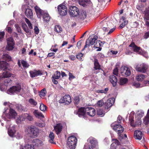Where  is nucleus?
I'll return each instance as SVG.
<instances>
[{
	"mask_svg": "<svg viewBox=\"0 0 149 149\" xmlns=\"http://www.w3.org/2000/svg\"><path fill=\"white\" fill-rule=\"evenodd\" d=\"M112 126L113 130L117 132L119 139L120 141L123 139L126 140L127 139V135L126 134H124L123 135V134H121L124 130V128L122 126L119 124H116L115 123L112 124Z\"/></svg>",
	"mask_w": 149,
	"mask_h": 149,
	"instance_id": "f257e3e1",
	"label": "nucleus"
},
{
	"mask_svg": "<svg viewBox=\"0 0 149 149\" xmlns=\"http://www.w3.org/2000/svg\"><path fill=\"white\" fill-rule=\"evenodd\" d=\"M25 132L26 134H29L31 137L34 138L37 136L39 131L36 127L31 126L27 127Z\"/></svg>",
	"mask_w": 149,
	"mask_h": 149,
	"instance_id": "f03ea898",
	"label": "nucleus"
},
{
	"mask_svg": "<svg viewBox=\"0 0 149 149\" xmlns=\"http://www.w3.org/2000/svg\"><path fill=\"white\" fill-rule=\"evenodd\" d=\"M77 141V139L75 136H69L67 140V145L70 149H74L76 147Z\"/></svg>",
	"mask_w": 149,
	"mask_h": 149,
	"instance_id": "7ed1b4c3",
	"label": "nucleus"
},
{
	"mask_svg": "<svg viewBox=\"0 0 149 149\" xmlns=\"http://www.w3.org/2000/svg\"><path fill=\"white\" fill-rule=\"evenodd\" d=\"M21 86L19 85L11 87L7 91V93L10 95H14L18 93L21 90Z\"/></svg>",
	"mask_w": 149,
	"mask_h": 149,
	"instance_id": "20e7f679",
	"label": "nucleus"
},
{
	"mask_svg": "<svg viewBox=\"0 0 149 149\" xmlns=\"http://www.w3.org/2000/svg\"><path fill=\"white\" fill-rule=\"evenodd\" d=\"M148 68V66L144 63L139 64L136 67V70L143 73H145Z\"/></svg>",
	"mask_w": 149,
	"mask_h": 149,
	"instance_id": "39448f33",
	"label": "nucleus"
},
{
	"mask_svg": "<svg viewBox=\"0 0 149 149\" xmlns=\"http://www.w3.org/2000/svg\"><path fill=\"white\" fill-rule=\"evenodd\" d=\"M97 38V36L96 35H93L91 36L86 41L84 48H86L88 46L94 45Z\"/></svg>",
	"mask_w": 149,
	"mask_h": 149,
	"instance_id": "423d86ee",
	"label": "nucleus"
},
{
	"mask_svg": "<svg viewBox=\"0 0 149 149\" xmlns=\"http://www.w3.org/2000/svg\"><path fill=\"white\" fill-rule=\"evenodd\" d=\"M58 10L59 14L61 16H64L67 14V9L66 6L61 4L58 7Z\"/></svg>",
	"mask_w": 149,
	"mask_h": 149,
	"instance_id": "0eeeda50",
	"label": "nucleus"
},
{
	"mask_svg": "<svg viewBox=\"0 0 149 149\" xmlns=\"http://www.w3.org/2000/svg\"><path fill=\"white\" fill-rule=\"evenodd\" d=\"M120 73L122 75L127 77L130 74L131 72L129 68L125 66H122L120 68Z\"/></svg>",
	"mask_w": 149,
	"mask_h": 149,
	"instance_id": "6e6552de",
	"label": "nucleus"
},
{
	"mask_svg": "<svg viewBox=\"0 0 149 149\" xmlns=\"http://www.w3.org/2000/svg\"><path fill=\"white\" fill-rule=\"evenodd\" d=\"M144 112L142 110L138 111L136 114L135 119L136 120V126L137 125L141 124V118L144 115Z\"/></svg>",
	"mask_w": 149,
	"mask_h": 149,
	"instance_id": "1a4fd4ad",
	"label": "nucleus"
},
{
	"mask_svg": "<svg viewBox=\"0 0 149 149\" xmlns=\"http://www.w3.org/2000/svg\"><path fill=\"white\" fill-rule=\"evenodd\" d=\"M88 141L90 144L88 145V147L86 146L88 149H93L97 145V142L96 139L92 137H90L88 139Z\"/></svg>",
	"mask_w": 149,
	"mask_h": 149,
	"instance_id": "9d476101",
	"label": "nucleus"
},
{
	"mask_svg": "<svg viewBox=\"0 0 149 149\" xmlns=\"http://www.w3.org/2000/svg\"><path fill=\"white\" fill-rule=\"evenodd\" d=\"M69 8V14L71 16L74 17L79 15V10L77 7L74 6H71Z\"/></svg>",
	"mask_w": 149,
	"mask_h": 149,
	"instance_id": "9b49d317",
	"label": "nucleus"
},
{
	"mask_svg": "<svg viewBox=\"0 0 149 149\" xmlns=\"http://www.w3.org/2000/svg\"><path fill=\"white\" fill-rule=\"evenodd\" d=\"M72 102V99L70 95H65L59 100L60 103H65V104H69Z\"/></svg>",
	"mask_w": 149,
	"mask_h": 149,
	"instance_id": "f8f14e48",
	"label": "nucleus"
},
{
	"mask_svg": "<svg viewBox=\"0 0 149 149\" xmlns=\"http://www.w3.org/2000/svg\"><path fill=\"white\" fill-rule=\"evenodd\" d=\"M144 14V19L145 22V25L149 28V22L148 21L149 19V7L146 9Z\"/></svg>",
	"mask_w": 149,
	"mask_h": 149,
	"instance_id": "ddd939ff",
	"label": "nucleus"
},
{
	"mask_svg": "<svg viewBox=\"0 0 149 149\" xmlns=\"http://www.w3.org/2000/svg\"><path fill=\"white\" fill-rule=\"evenodd\" d=\"M73 1H77L81 6L85 7L91 4L90 0H72Z\"/></svg>",
	"mask_w": 149,
	"mask_h": 149,
	"instance_id": "4468645a",
	"label": "nucleus"
},
{
	"mask_svg": "<svg viewBox=\"0 0 149 149\" xmlns=\"http://www.w3.org/2000/svg\"><path fill=\"white\" fill-rule=\"evenodd\" d=\"M115 99L113 97L109 98L104 104L105 109H108L113 105Z\"/></svg>",
	"mask_w": 149,
	"mask_h": 149,
	"instance_id": "2eb2a0df",
	"label": "nucleus"
},
{
	"mask_svg": "<svg viewBox=\"0 0 149 149\" xmlns=\"http://www.w3.org/2000/svg\"><path fill=\"white\" fill-rule=\"evenodd\" d=\"M17 115L16 112L12 109H10L9 113L7 114V117L10 119L15 118Z\"/></svg>",
	"mask_w": 149,
	"mask_h": 149,
	"instance_id": "dca6fc26",
	"label": "nucleus"
},
{
	"mask_svg": "<svg viewBox=\"0 0 149 149\" xmlns=\"http://www.w3.org/2000/svg\"><path fill=\"white\" fill-rule=\"evenodd\" d=\"M34 8L37 16L39 18H41V17L43 15L44 13L46 12L45 11L41 10L38 6H35Z\"/></svg>",
	"mask_w": 149,
	"mask_h": 149,
	"instance_id": "f3484780",
	"label": "nucleus"
},
{
	"mask_svg": "<svg viewBox=\"0 0 149 149\" xmlns=\"http://www.w3.org/2000/svg\"><path fill=\"white\" fill-rule=\"evenodd\" d=\"M29 73L30 77L32 78H34L39 75H41L42 74L40 71L36 70L30 71L29 72Z\"/></svg>",
	"mask_w": 149,
	"mask_h": 149,
	"instance_id": "a211bd4d",
	"label": "nucleus"
},
{
	"mask_svg": "<svg viewBox=\"0 0 149 149\" xmlns=\"http://www.w3.org/2000/svg\"><path fill=\"white\" fill-rule=\"evenodd\" d=\"M86 113L89 116L93 117L95 114V109L92 107L86 108Z\"/></svg>",
	"mask_w": 149,
	"mask_h": 149,
	"instance_id": "6ab92c4d",
	"label": "nucleus"
},
{
	"mask_svg": "<svg viewBox=\"0 0 149 149\" xmlns=\"http://www.w3.org/2000/svg\"><path fill=\"white\" fill-rule=\"evenodd\" d=\"M129 46L132 47V49L134 52L138 53V54H142V51L140 47L136 46L134 43H131Z\"/></svg>",
	"mask_w": 149,
	"mask_h": 149,
	"instance_id": "aec40b11",
	"label": "nucleus"
},
{
	"mask_svg": "<svg viewBox=\"0 0 149 149\" xmlns=\"http://www.w3.org/2000/svg\"><path fill=\"white\" fill-rule=\"evenodd\" d=\"M11 126V125L10 126V128L8 129V134L10 136L13 137L16 132L15 126V125H13L12 126Z\"/></svg>",
	"mask_w": 149,
	"mask_h": 149,
	"instance_id": "412c9836",
	"label": "nucleus"
},
{
	"mask_svg": "<svg viewBox=\"0 0 149 149\" xmlns=\"http://www.w3.org/2000/svg\"><path fill=\"white\" fill-rule=\"evenodd\" d=\"M134 136L136 139L140 140L142 139L143 134L140 131L136 130L134 132Z\"/></svg>",
	"mask_w": 149,
	"mask_h": 149,
	"instance_id": "4be33fe9",
	"label": "nucleus"
},
{
	"mask_svg": "<svg viewBox=\"0 0 149 149\" xmlns=\"http://www.w3.org/2000/svg\"><path fill=\"white\" fill-rule=\"evenodd\" d=\"M134 111H132L129 117V120L130 122V125L133 127L136 126V123L134 124Z\"/></svg>",
	"mask_w": 149,
	"mask_h": 149,
	"instance_id": "5701e85b",
	"label": "nucleus"
},
{
	"mask_svg": "<svg viewBox=\"0 0 149 149\" xmlns=\"http://www.w3.org/2000/svg\"><path fill=\"white\" fill-rule=\"evenodd\" d=\"M109 79L113 86L114 87L115 86L117 82V77L114 75H111L109 77Z\"/></svg>",
	"mask_w": 149,
	"mask_h": 149,
	"instance_id": "b1692460",
	"label": "nucleus"
},
{
	"mask_svg": "<svg viewBox=\"0 0 149 149\" xmlns=\"http://www.w3.org/2000/svg\"><path fill=\"white\" fill-rule=\"evenodd\" d=\"M112 140L113 142L111 145L110 149H116V146L119 145L120 143L116 139H113Z\"/></svg>",
	"mask_w": 149,
	"mask_h": 149,
	"instance_id": "393cba45",
	"label": "nucleus"
},
{
	"mask_svg": "<svg viewBox=\"0 0 149 149\" xmlns=\"http://www.w3.org/2000/svg\"><path fill=\"white\" fill-rule=\"evenodd\" d=\"M25 13L28 18H31L33 17V13L32 10L30 8H27L25 10Z\"/></svg>",
	"mask_w": 149,
	"mask_h": 149,
	"instance_id": "a878e982",
	"label": "nucleus"
},
{
	"mask_svg": "<svg viewBox=\"0 0 149 149\" xmlns=\"http://www.w3.org/2000/svg\"><path fill=\"white\" fill-rule=\"evenodd\" d=\"M86 108L81 107L79 109L77 114L80 117L83 116L85 115L86 111Z\"/></svg>",
	"mask_w": 149,
	"mask_h": 149,
	"instance_id": "bb28decb",
	"label": "nucleus"
},
{
	"mask_svg": "<svg viewBox=\"0 0 149 149\" xmlns=\"http://www.w3.org/2000/svg\"><path fill=\"white\" fill-rule=\"evenodd\" d=\"M54 128L56 134H58L61 132L62 129V126L61 124L58 123L57 124L56 126H54Z\"/></svg>",
	"mask_w": 149,
	"mask_h": 149,
	"instance_id": "cd10ccee",
	"label": "nucleus"
},
{
	"mask_svg": "<svg viewBox=\"0 0 149 149\" xmlns=\"http://www.w3.org/2000/svg\"><path fill=\"white\" fill-rule=\"evenodd\" d=\"M8 64L3 61H0V70H3L5 71L7 68Z\"/></svg>",
	"mask_w": 149,
	"mask_h": 149,
	"instance_id": "c85d7f7f",
	"label": "nucleus"
},
{
	"mask_svg": "<svg viewBox=\"0 0 149 149\" xmlns=\"http://www.w3.org/2000/svg\"><path fill=\"white\" fill-rule=\"evenodd\" d=\"M120 21L122 23L120 25V27L121 28L124 27L128 23V21L126 20L125 17L123 16L120 19Z\"/></svg>",
	"mask_w": 149,
	"mask_h": 149,
	"instance_id": "c756f323",
	"label": "nucleus"
},
{
	"mask_svg": "<svg viewBox=\"0 0 149 149\" xmlns=\"http://www.w3.org/2000/svg\"><path fill=\"white\" fill-rule=\"evenodd\" d=\"M33 113L36 118H44V116L42 113L37 110H35L33 112Z\"/></svg>",
	"mask_w": 149,
	"mask_h": 149,
	"instance_id": "7c9ffc66",
	"label": "nucleus"
},
{
	"mask_svg": "<svg viewBox=\"0 0 149 149\" xmlns=\"http://www.w3.org/2000/svg\"><path fill=\"white\" fill-rule=\"evenodd\" d=\"M11 76V74L8 72L4 71L2 74H0V81L2 78L9 77Z\"/></svg>",
	"mask_w": 149,
	"mask_h": 149,
	"instance_id": "2f4dec72",
	"label": "nucleus"
},
{
	"mask_svg": "<svg viewBox=\"0 0 149 149\" xmlns=\"http://www.w3.org/2000/svg\"><path fill=\"white\" fill-rule=\"evenodd\" d=\"M42 16L44 21L48 22L49 21L50 17L48 13L46 12Z\"/></svg>",
	"mask_w": 149,
	"mask_h": 149,
	"instance_id": "473e14b6",
	"label": "nucleus"
},
{
	"mask_svg": "<svg viewBox=\"0 0 149 149\" xmlns=\"http://www.w3.org/2000/svg\"><path fill=\"white\" fill-rule=\"evenodd\" d=\"M34 146L30 144H26L24 146H21L20 149H34Z\"/></svg>",
	"mask_w": 149,
	"mask_h": 149,
	"instance_id": "72a5a7b5",
	"label": "nucleus"
},
{
	"mask_svg": "<svg viewBox=\"0 0 149 149\" xmlns=\"http://www.w3.org/2000/svg\"><path fill=\"white\" fill-rule=\"evenodd\" d=\"M145 78V75L143 74L137 75L135 79L138 81H141Z\"/></svg>",
	"mask_w": 149,
	"mask_h": 149,
	"instance_id": "f704fd0d",
	"label": "nucleus"
},
{
	"mask_svg": "<svg viewBox=\"0 0 149 149\" xmlns=\"http://www.w3.org/2000/svg\"><path fill=\"white\" fill-rule=\"evenodd\" d=\"M87 16L86 13V11H82L79 15V18L82 20H84L86 18Z\"/></svg>",
	"mask_w": 149,
	"mask_h": 149,
	"instance_id": "c9c22d12",
	"label": "nucleus"
},
{
	"mask_svg": "<svg viewBox=\"0 0 149 149\" xmlns=\"http://www.w3.org/2000/svg\"><path fill=\"white\" fill-rule=\"evenodd\" d=\"M94 68L95 70H100V66L96 59L94 60Z\"/></svg>",
	"mask_w": 149,
	"mask_h": 149,
	"instance_id": "e433bc0d",
	"label": "nucleus"
},
{
	"mask_svg": "<svg viewBox=\"0 0 149 149\" xmlns=\"http://www.w3.org/2000/svg\"><path fill=\"white\" fill-rule=\"evenodd\" d=\"M25 120L24 118L23 117V114L19 116L16 119V122L17 124L19 123L21 121Z\"/></svg>",
	"mask_w": 149,
	"mask_h": 149,
	"instance_id": "4c0bfd02",
	"label": "nucleus"
},
{
	"mask_svg": "<svg viewBox=\"0 0 149 149\" xmlns=\"http://www.w3.org/2000/svg\"><path fill=\"white\" fill-rule=\"evenodd\" d=\"M7 44H9L15 45V42L13 39L11 37L8 38L7 40Z\"/></svg>",
	"mask_w": 149,
	"mask_h": 149,
	"instance_id": "58836bf2",
	"label": "nucleus"
},
{
	"mask_svg": "<svg viewBox=\"0 0 149 149\" xmlns=\"http://www.w3.org/2000/svg\"><path fill=\"white\" fill-rule=\"evenodd\" d=\"M54 30L57 33H60L62 31V28L60 26L56 25L54 27Z\"/></svg>",
	"mask_w": 149,
	"mask_h": 149,
	"instance_id": "ea45409f",
	"label": "nucleus"
},
{
	"mask_svg": "<svg viewBox=\"0 0 149 149\" xmlns=\"http://www.w3.org/2000/svg\"><path fill=\"white\" fill-rule=\"evenodd\" d=\"M49 137L50 139L49 140V142L52 143H55L54 142V134L52 132H50L49 136Z\"/></svg>",
	"mask_w": 149,
	"mask_h": 149,
	"instance_id": "a19ab883",
	"label": "nucleus"
},
{
	"mask_svg": "<svg viewBox=\"0 0 149 149\" xmlns=\"http://www.w3.org/2000/svg\"><path fill=\"white\" fill-rule=\"evenodd\" d=\"M128 81L127 79L126 78H121L120 80L119 84L120 85H123L125 84Z\"/></svg>",
	"mask_w": 149,
	"mask_h": 149,
	"instance_id": "79ce46f5",
	"label": "nucleus"
},
{
	"mask_svg": "<svg viewBox=\"0 0 149 149\" xmlns=\"http://www.w3.org/2000/svg\"><path fill=\"white\" fill-rule=\"evenodd\" d=\"M14 45L7 44V45L6 48V50L9 51L12 50L14 48Z\"/></svg>",
	"mask_w": 149,
	"mask_h": 149,
	"instance_id": "37998d69",
	"label": "nucleus"
},
{
	"mask_svg": "<svg viewBox=\"0 0 149 149\" xmlns=\"http://www.w3.org/2000/svg\"><path fill=\"white\" fill-rule=\"evenodd\" d=\"M22 27L23 28L24 30L26 33H29L30 31L28 27L27 26L26 24L25 23L22 24Z\"/></svg>",
	"mask_w": 149,
	"mask_h": 149,
	"instance_id": "c03bdc74",
	"label": "nucleus"
},
{
	"mask_svg": "<svg viewBox=\"0 0 149 149\" xmlns=\"http://www.w3.org/2000/svg\"><path fill=\"white\" fill-rule=\"evenodd\" d=\"M47 93L45 88L42 89L39 93V95L41 97H43L46 95Z\"/></svg>",
	"mask_w": 149,
	"mask_h": 149,
	"instance_id": "a18cd8bd",
	"label": "nucleus"
},
{
	"mask_svg": "<svg viewBox=\"0 0 149 149\" xmlns=\"http://www.w3.org/2000/svg\"><path fill=\"white\" fill-rule=\"evenodd\" d=\"M3 58L7 61H10L11 60V57L8 54L3 55Z\"/></svg>",
	"mask_w": 149,
	"mask_h": 149,
	"instance_id": "49530a36",
	"label": "nucleus"
},
{
	"mask_svg": "<svg viewBox=\"0 0 149 149\" xmlns=\"http://www.w3.org/2000/svg\"><path fill=\"white\" fill-rule=\"evenodd\" d=\"M17 108L18 110L23 111H26L27 109L26 107H24L21 104H19L17 106Z\"/></svg>",
	"mask_w": 149,
	"mask_h": 149,
	"instance_id": "de8ad7c7",
	"label": "nucleus"
},
{
	"mask_svg": "<svg viewBox=\"0 0 149 149\" xmlns=\"http://www.w3.org/2000/svg\"><path fill=\"white\" fill-rule=\"evenodd\" d=\"M25 21L26 24L28 25V27L29 29H33V26L31 23L30 21L26 18H25Z\"/></svg>",
	"mask_w": 149,
	"mask_h": 149,
	"instance_id": "09e8293b",
	"label": "nucleus"
},
{
	"mask_svg": "<svg viewBox=\"0 0 149 149\" xmlns=\"http://www.w3.org/2000/svg\"><path fill=\"white\" fill-rule=\"evenodd\" d=\"M60 75L61 74L60 72L56 71L52 77L53 79H58L60 77Z\"/></svg>",
	"mask_w": 149,
	"mask_h": 149,
	"instance_id": "8fccbe9b",
	"label": "nucleus"
},
{
	"mask_svg": "<svg viewBox=\"0 0 149 149\" xmlns=\"http://www.w3.org/2000/svg\"><path fill=\"white\" fill-rule=\"evenodd\" d=\"M149 121V109L148 110L147 117L144 119V123L146 125Z\"/></svg>",
	"mask_w": 149,
	"mask_h": 149,
	"instance_id": "3c124183",
	"label": "nucleus"
},
{
	"mask_svg": "<svg viewBox=\"0 0 149 149\" xmlns=\"http://www.w3.org/2000/svg\"><path fill=\"white\" fill-rule=\"evenodd\" d=\"M35 141L36 143L37 146H41L43 144L42 141L38 139H35Z\"/></svg>",
	"mask_w": 149,
	"mask_h": 149,
	"instance_id": "603ef678",
	"label": "nucleus"
},
{
	"mask_svg": "<svg viewBox=\"0 0 149 149\" xmlns=\"http://www.w3.org/2000/svg\"><path fill=\"white\" fill-rule=\"evenodd\" d=\"M40 109L42 111H45L47 109L46 106L43 104H41L40 107Z\"/></svg>",
	"mask_w": 149,
	"mask_h": 149,
	"instance_id": "864d4df0",
	"label": "nucleus"
},
{
	"mask_svg": "<svg viewBox=\"0 0 149 149\" xmlns=\"http://www.w3.org/2000/svg\"><path fill=\"white\" fill-rule=\"evenodd\" d=\"M108 88H106L104 90H99L96 91V92L97 93H106L108 91Z\"/></svg>",
	"mask_w": 149,
	"mask_h": 149,
	"instance_id": "5fc2aeb1",
	"label": "nucleus"
},
{
	"mask_svg": "<svg viewBox=\"0 0 149 149\" xmlns=\"http://www.w3.org/2000/svg\"><path fill=\"white\" fill-rule=\"evenodd\" d=\"M21 63L23 66L24 68H28L29 66V65L28 63L24 60H22Z\"/></svg>",
	"mask_w": 149,
	"mask_h": 149,
	"instance_id": "6e6d98bb",
	"label": "nucleus"
},
{
	"mask_svg": "<svg viewBox=\"0 0 149 149\" xmlns=\"http://www.w3.org/2000/svg\"><path fill=\"white\" fill-rule=\"evenodd\" d=\"M29 102L31 105L33 106H35L37 104V102L34 100L32 99H30L29 100Z\"/></svg>",
	"mask_w": 149,
	"mask_h": 149,
	"instance_id": "4d7b16f0",
	"label": "nucleus"
},
{
	"mask_svg": "<svg viewBox=\"0 0 149 149\" xmlns=\"http://www.w3.org/2000/svg\"><path fill=\"white\" fill-rule=\"evenodd\" d=\"M83 56V54L81 53H80L76 55V58L79 60H81Z\"/></svg>",
	"mask_w": 149,
	"mask_h": 149,
	"instance_id": "13d9d810",
	"label": "nucleus"
},
{
	"mask_svg": "<svg viewBox=\"0 0 149 149\" xmlns=\"http://www.w3.org/2000/svg\"><path fill=\"white\" fill-rule=\"evenodd\" d=\"M97 114L99 115L103 116L105 113L102 109H99L97 111Z\"/></svg>",
	"mask_w": 149,
	"mask_h": 149,
	"instance_id": "bf43d9fd",
	"label": "nucleus"
},
{
	"mask_svg": "<svg viewBox=\"0 0 149 149\" xmlns=\"http://www.w3.org/2000/svg\"><path fill=\"white\" fill-rule=\"evenodd\" d=\"M104 104V102L102 100L99 101L97 103V105L99 107H101Z\"/></svg>",
	"mask_w": 149,
	"mask_h": 149,
	"instance_id": "052dcab7",
	"label": "nucleus"
},
{
	"mask_svg": "<svg viewBox=\"0 0 149 149\" xmlns=\"http://www.w3.org/2000/svg\"><path fill=\"white\" fill-rule=\"evenodd\" d=\"M101 41L99 40H97L96 43L94 45V46L96 47H101V45L100 42Z\"/></svg>",
	"mask_w": 149,
	"mask_h": 149,
	"instance_id": "680f3d73",
	"label": "nucleus"
},
{
	"mask_svg": "<svg viewBox=\"0 0 149 149\" xmlns=\"http://www.w3.org/2000/svg\"><path fill=\"white\" fill-rule=\"evenodd\" d=\"M27 120L29 121H32L33 120V118L32 116L29 113H28Z\"/></svg>",
	"mask_w": 149,
	"mask_h": 149,
	"instance_id": "e2e57ef3",
	"label": "nucleus"
},
{
	"mask_svg": "<svg viewBox=\"0 0 149 149\" xmlns=\"http://www.w3.org/2000/svg\"><path fill=\"white\" fill-rule=\"evenodd\" d=\"M4 34L5 33L4 32H0V42H1L3 40Z\"/></svg>",
	"mask_w": 149,
	"mask_h": 149,
	"instance_id": "0e129e2a",
	"label": "nucleus"
},
{
	"mask_svg": "<svg viewBox=\"0 0 149 149\" xmlns=\"http://www.w3.org/2000/svg\"><path fill=\"white\" fill-rule=\"evenodd\" d=\"M69 79L70 80H71L72 79L75 78V77L72 75V74L70 72L69 73Z\"/></svg>",
	"mask_w": 149,
	"mask_h": 149,
	"instance_id": "69168bd1",
	"label": "nucleus"
},
{
	"mask_svg": "<svg viewBox=\"0 0 149 149\" xmlns=\"http://www.w3.org/2000/svg\"><path fill=\"white\" fill-rule=\"evenodd\" d=\"M15 26L16 28V29L17 30V31L19 33H20L21 32V28L19 26V25L17 24H15Z\"/></svg>",
	"mask_w": 149,
	"mask_h": 149,
	"instance_id": "338daca9",
	"label": "nucleus"
},
{
	"mask_svg": "<svg viewBox=\"0 0 149 149\" xmlns=\"http://www.w3.org/2000/svg\"><path fill=\"white\" fill-rule=\"evenodd\" d=\"M143 38L144 39H147L149 38V31L146 32L143 36Z\"/></svg>",
	"mask_w": 149,
	"mask_h": 149,
	"instance_id": "774afa93",
	"label": "nucleus"
}]
</instances>
